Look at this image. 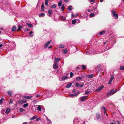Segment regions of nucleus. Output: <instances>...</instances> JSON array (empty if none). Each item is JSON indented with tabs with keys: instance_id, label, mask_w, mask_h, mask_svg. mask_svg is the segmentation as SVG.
Here are the masks:
<instances>
[{
	"instance_id": "f257e3e1",
	"label": "nucleus",
	"mask_w": 124,
	"mask_h": 124,
	"mask_svg": "<svg viewBox=\"0 0 124 124\" xmlns=\"http://www.w3.org/2000/svg\"><path fill=\"white\" fill-rule=\"evenodd\" d=\"M44 94L46 95L47 97H50L52 95V93L51 91H46L44 93Z\"/></svg>"
},
{
	"instance_id": "f03ea898",
	"label": "nucleus",
	"mask_w": 124,
	"mask_h": 124,
	"mask_svg": "<svg viewBox=\"0 0 124 124\" xmlns=\"http://www.w3.org/2000/svg\"><path fill=\"white\" fill-rule=\"evenodd\" d=\"M112 14H113V17L115 18H118V14H116V12L114 10H112Z\"/></svg>"
},
{
	"instance_id": "7ed1b4c3",
	"label": "nucleus",
	"mask_w": 124,
	"mask_h": 124,
	"mask_svg": "<svg viewBox=\"0 0 124 124\" xmlns=\"http://www.w3.org/2000/svg\"><path fill=\"white\" fill-rule=\"evenodd\" d=\"M69 73H68L66 74L65 76H64L62 77V80L63 81L65 79H67L68 78V76Z\"/></svg>"
},
{
	"instance_id": "20e7f679",
	"label": "nucleus",
	"mask_w": 124,
	"mask_h": 124,
	"mask_svg": "<svg viewBox=\"0 0 124 124\" xmlns=\"http://www.w3.org/2000/svg\"><path fill=\"white\" fill-rule=\"evenodd\" d=\"M117 91V90L114 88L112 89L110 91V92L112 93V95H113Z\"/></svg>"
},
{
	"instance_id": "39448f33",
	"label": "nucleus",
	"mask_w": 124,
	"mask_h": 124,
	"mask_svg": "<svg viewBox=\"0 0 124 124\" xmlns=\"http://www.w3.org/2000/svg\"><path fill=\"white\" fill-rule=\"evenodd\" d=\"M114 78V76L113 75H112L111 76V77L109 81L108 84H111L112 83V82Z\"/></svg>"
},
{
	"instance_id": "423d86ee",
	"label": "nucleus",
	"mask_w": 124,
	"mask_h": 124,
	"mask_svg": "<svg viewBox=\"0 0 124 124\" xmlns=\"http://www.w3.org/2000/svg\"><path fill=\"white\" fill-rule=\"evenodd\" d=\"M93 9L94 10V11H93V12L95 14H97L98 13V11L97 9V7H93Z\"/></svg>"
},
{
	"instance_id": "0eeeda50",
	"label": "nucleus",
	"mask_w": 124,
	"mask_h": 124,
	"mask_svg": "<svg viewBox=\"0 0 124 124\" xmlns=\"http://www.w3.org/2000/svg\"><path fill=\"white\" fill-rule=\"evenodd\" d=\"M51 41H49L46 42L44 46L45 48H46L48 45L50 44Z\"/></svg>"
},
{
	"instance_id": "6e6552de",
	"label": "nucleus",
	"mask_w": 124,
	"mask_h": 124,
	"mask_svg": "<svg viewBox=\"0 0 124 124\" xmlns=\"http://www.w3.org/2000/svg\"><path fill=\"white\" fill-rule=\"evenodd\" d=\"M58 63L54 62L53 64V68L54 69H56L58 67Z\"/></svg>"
},
{
	"instance_id": "1a4fd4ad",
	"label": "nucleus",
	"mask_w": 124,
	"mask_h": 124,
	"mask_svg": "<svg viewBox=\"0 0 124 124\" xmlns=\"http://www.w3.org/2000/svg\"><path fill=\"white\" fill-rule=\"evenodd\" d=\"M26 101H24L23 100H19L18 101V103L19 104H22L23 103H25Z\"/></svg>"
},
{
	"instance_id": "9d476101",
	"label": "nucleus",
	"mask_w": 124,
	"mask_h": 124,
	"mask_svg": "<svg viewBox=\"0 0 124 124\" xmlns=\"http://www.w3.org/2000/svg\"><path fill=\"white\" fill-rule=\"evenodd\" d=\"M87 96H83L81 97V100L82 101H83L86 100L87 99Z\"/></svg>"
},
{
	"instance_id": "9b49d317",
	"label": "nucleus",
	"mask_w": 124,
	"mask_h": 124,
	"mask_svg": "<svg viewBox=\"0 0 124 124\" xmlns=\"http://www.w3.org/2000/svg\"><path fill=\"white\" fill-rule=\"evenodd\" d=\"M103 87L104 86H103L99 87L97 89H96V91H100L103 89Z\"/></svg>"
},
{
	"instance_id": "f8f14e48",
	"label": "nucleus",
	"mask_w": 124,
	"mask_h": 124,
	"mask_svg": "<svg viewBox=\"0 0 124 124\" xmlns=\"http://www.w3.org/2000/svg\"><path fill=\"white\" fill-rule=\"evenodd\" d=\"M41 9L42 11H44V3H43L41 5Z\"/></svg>"
},
{
	"instance_id": "ddd939ff",
	"label": "nucleus",
	"mask_w": 124,
	"mask_h": 124,
	"mask_svg": "<svg viewBox=\"0 0 124 124\" xmlns=\"http://www.w3.org/2000/svg\"><path fill=\"white\" fill-rule=\"evenodd\" d=\"M18 28L17 29L16 31H20L21 29L22 28V26L18 25Z\"/></svg>"
},
{
	"instance_id": "4468645a",
	"label": "nucleus",
	"mask_w": 124,
	"mask_h": 124,
	"mask_svg": "<svg viewBox=\"0 0 124 124\" xmlns=\"http://www.w3.org/2000/svg\"><path fill=\"white\" fill-rule=\"evenodd\" d=\"M93 76V74H90V75H87L86 76V77L88 78H92Z\"/></svg>"
},
{
	"instance_id": "2eb2a0df",
	"label": "nucleus",
	"mask_w": 124,
	"mask_h": 124,
	"mask_svg": "<svg viewBox=\"0 0 124 124\" xmlns=\"http://www.w3.org/2000/svg\"><path fill=\"white\" fill-rule=\"evenodd\" d=\"M49 16H50L52 13V11L51 9L49 10L48 11Z\"/></svg>"
},
{
	"instance_id": "dca6fc26",
	"label": "nucleus",
	"mask_w": 124,
	"mask_h": 124,
	"mask_svg": "<svg viewBox=\"0 0 124 124\" xmlns=\"http://www.w3.org/2000/svg\"><path fill=\"white\" fill-rule=\"evenodd\" d=\"M83 78L79 77H78L76 78V80L77 81H79L80 80H81L83 79Z\"/></svg>"
},
{
	"instance_id": "f3484780",
	"label": "nucleus",
	"mask_w": 124,
	"mask_h": 124,
	"mask_svg": "<svg viewBox=\"0 0 124 124\" xmlns=\"http://www.w3.org/2000/svg\"><path fill=\"white\" fill-rule=\"evenodd\" d=\"M63 52L65 54H66L68 52V50L67 48H66L65 49L63 50Z\"/></svg>"
},
{
	"instance_id": "a211bd4d",
	"label": "nucleus",
	"mask_w": 124,
	"mask_h": 124,
	"mask_svg": "<svg viewBox=\"0 0 124 124\" xmlns=\"http://www.w3.org/2000/svg\"><path fill=\"white\" fill-rule=\"evenodd\" d=\"M72 84V83H71L68 84L67 85L66 87L67 88H70Z\"/></svg>"
},
{
	"instance_id": "6ab92c4d",
	"label": "nucleus",
	"mask_w": 124,
	"mask_h": 124,
	"mask_svg": "<svg viewBox=\"0 0 124 124\" xmlns=\"http://www.w3.org/2000/svg\"><path fill=\"white\" fill-rule=\"evenodd\" d=\"M64 46L63 44H61L59 46V47L61 48H64Z\"/></svg>"
},
{
	"instance_id": "aec40b11",
	"label": "nucleus",
	"mask_w": 124,
	"mask_h": 124,
	"mask_svg": "<svg viewBox=\"0 0 124 124\" xmlns=\"http://www.w3.org/2000/svg\"><path fill=\"white\" fill-rule=\"evenodd\" d=\"M49 2V1L48 0H45V4L47 6H48V3Z\"/></svg>"
},
{
	"instance_id": "412c9836",
	"label": "nucleus",
	"mask_w": 124,
	"mask_h": 124,
	"mask_svg": "<svg viewBox=\"0 0 124 124\" xmlns=\"http://www.w3.org/2000/svg\"><path fill=\"white\" fill-rule=\"evenodd\" d=\"M45 15V14L44 13H41V14H39V16L40 17H41L43 16H44Z\"/></svg>"
},
{
	"instance_id": "4be33fe9",
	"label": "nucleus",
	"mask_w": 124,
	"mask_h": 124,
	"mask_svg": "<svg viewBox=\"0 0 124 124\" xmlns=\"http://www.w3.org/2000/svg\"><path fill=\"white\" fill-rule=\"evenodd\" d=\"M10 109L9 108H8L7 109L5 113H8L10 112Z\"/></svg>"
},
{
	"instance_id": "5701e85b",
	"label": "nucleus",
	"mask_w": 124,
	"mask_h": 124,
	"mask_svg": "<svg viewBox=\"0 0 124 124\" xmlns=\"http://www.w3.org/2000/svg\"><path fill=\"white\" fill-rule=\"evenodd\" d=\"M27 25L29 27H33V25L31 24L27 23H26Z\"/></svg>"
},
{
	"instance_id": "b1692460",
	"label": "nucleus",
	"mask_w": 124,
	"mask_h": 124,
	"mask_svg": "<svg viewBox=\"0 0 124 124\" xmlns=\"http://www.w3.org/2000/svg\"><path fill=\"white\" fill-rule=\"evenodd\" d=\"M8 95L10 96H11L12 95V91H8Z\"/></svg>"
},
{
	"instance_id": "393cba45",
	"label": "nucleus",
	"mask_w": 124,
	"mask_h": 124,
	"mask_svg": "<svg viewBox=\"0 0 124 124\" xmlns=\"http://www.w3.org/2000/svg\"><path fill=\"white\" fill-rule=\"evenodd\" d=\"M32 97V96H31L30 97L29 96H25L24 97V98L26 99H31V98Z\"/></svg>"
},
{
	"instance_id": "a878e982",
	"label": "nucleus",
	"mask_w": 124,
	"mask_h": 124,
	"mask_svg": "<svg viewBox=\"0 0 124 124\" xmlns=\"http://www.w3.org/2000/svg\"><path fill=\"white\" fill-rule=\"evenodd\" d=\"M16 27L15 26H14L11 29V31H14L16 29Z\"/></svg>"
},
{
	"instance_id": "bb28decb",
	"label": "nucleus",
	"mask_w": 124,
	"mask_h": 124,
	"mask_svg": "<svg viewBox=\"0 0 124 124\" xmlns=\"http://www.w3.org/2000/svg\"><path fill=\"white\" fill-rule=\"evenodd\" d=\"M60 59V58H55V61L57 62H58L59 61Z\"/></svg>"
},
{
	"instance_id": "cd10ccee",
	"label": "nucleus",
	"mask_w": 124,
	"mask_h": 124,
	"mask_svg": "<svg viewBox=\"0 0 124 124\" xmlns=\"http://www.w3.org/2000/svg\"><path fill=\"white\" fill-rule=\"evenodd\" d=\"M62 4V2L61 0H60L59 1V2L58 3V6L59 7L61 6Z\"/></svg>"
},
{
	"instance_id": "c85d7f7f",
	"label": "nucleus",
	"mask_w": 124,
	"mask_h": 124,
	"mask_svg": "<svg viewBox=\"0 0 124 124\" xmlns=\"http://www.w3.org/2000/svg\"><path fill=\"white\" fill-rule=\"evenodd\" d=\"M78 95V94L77 93H75V94H72L71 95V96H76Z\"/></svg>"
},
{
	"instance_id": "c756f323",
	"label": "nucleus",
	"mask_w": 124,
	"mask_h": 124,
	"mask_svg": "<svg viewBox=\"0 0 124 124\" xmlns=\"http://www.w3.org/2000/svg\"><path fill=\"white\" fill-rule=\"evenodd\" d=\"M76 22V20H73L72 21V23L73 24H74Z\"/></svg>"
},
{
	"instance_id": "7c9ffc66",
	"label": "nucleus",
	"mask_w": 124,
	"mask_h": 124,
	"mask_svg": "<svg viewBox=\"0 0 124 124\" xmlns=\"http://www.w3.org/2000/svg\"><path fill=\"white\" fill-rule=\"evenodd\" d=\"M94 16V14L93 13H92L89 15L90 17H91Z\"/></svg>"
},
{
	"instance_id": "2f4dec72",
	"label": "nucleus",
	"mask_w": 124,
	"mask_h": 124,
	"mask_svg": "<svg viewBox=\"0 0 124 124\" xmlns=\"http://www.w3.org/2000/svg\"><path fill=\"white\" fill-rule=\"evenodd\" d=\"M37 110L39 111H40L41 110V108L40 106H38L37 108Z\"/></svg>"
},
{
	"instance_id": "473e14b6",
	"label": "nucleus",
	"mask_w": 124,
	"mask_h": 124,
	"mask_svg": "<svg viewBox=\"0 0 124 124\" xmlns=\"http://www.w3.org/2000/svg\"><path fill=\"white\" fill-rule=\"evenodd\" d=\"M57 6L56 4H54L51 7V8H55L56 6Z\"/></svg>"
},
{
	"instance_id": "72a5a7b5",
	"label": "nucleus",
	"mask_w": 124,
	"mask_h": 124,
	"mask_svg": "<svg viewBox=\"0 0 124 124\" xmlns=\"http://www.w3.org/2000/svg\"><path fill=\"white\" fill-rule=\"evenodd\" d=\"M81 66L82 67V69L83 70H85L86 68V66L85 65H82Z\"/></svg>"
},
{
	"instance_id": "f704fd0d",
	"label": "nucleus",
	"mask_w": 124,
	"mask_h": 124,
	"mask_svg": "<svg viewBox=\"0 0 124 124\" xmlns=\"http://www.w3.org/2000/svg\"><path fill=\"white\" fill-rule=\"evenodd\" d=\"M72 7L71 6H70L68 7L67 8V9L68 10L71 11V10Z\"/></svg>"
},
{
	"instance_id": "c9c22d12",
	"label": "nucleus",
	"mask_w": 124,
	"mask_h": 124,
	"mask_svg": "<svg viewBox=\"0 0 124 124\" xmlns=\"http://www.w3.org/2000/svg\"><path fill=\"white\" fill-rule=\"evenodd\" d=\"M110 95H112V93H111V92L110 91L108 92L106 94V95L107 96H108Z\"/></svg>"
},
{
	"instance_id": "e433bc0d",
	"label": "nucleus",
	"mask_w": 124,
	"mask_h": 124,
	"mask_svg": "<svg viewBox=\"0 0 124 124\" xmlns=\"http://www.w3.org/2000/svg\"><path fill=\"white\" fill-rule=\"evenodd\" d=\"M36 118V116H34L30 118V120H32L35 119Z\"/></svg>"
},
{
	"instance_id": "4c0bfd02",
	"label": "nucleus",
	"mask_w": 124,
	"mask_h": 124,
	"mask_svg": "<svg viewBox=\"0 0 124 124\" xmlns=\"http://www.w3.org/2000/svg\"><path fill=\"white\" fill-rule=\"evenodd\" d=\"M61 9L62 11H63L64 10V4H63L62 5L61 7Z\"/></svg>"
},
{
	"instance_id": "58836bf2",
	"label": "nucleus",
	"mask_w": 124,
	"mask_h": 124,
	"mask_svg": "<svg viewBox=\"0 0 124 124\" xmlns=\"http://www.w3.org/2000/svg\"><path fill=\"white\" fill-rule=\"evenodd\" d=\"M28 104L27 103H26V104H24L23 105V106L24 108H26L28 106Z\"/></svg>"
},
{
	"instance_id": "ea45409f",
	"label": "nucleus",
	"mask_w": 124,
	"mask_h": 124,
	"mask_svg": "<svg viewBox=\"0 0 124 124\" xmlns=\"http://www.w3.org/2000/svg\"><path fill=\"white\" fill-rule=\"evenodd\" d=\"M73 73L72 72H70V78H71L73 76Z\"/></svg>"
},
{
	"instance_id": "a19ab883",
	"label": "nucleus",
	"mask_w": 124,
	"mask_h": 124,
	"mask_svg": "<svg viewBox=\"0 0 124 124\" xmlns=\"http://www.w3.org/2000/svg\"><path fill=\"white\" fill-rule=\"evenodd\" d=\"M105 32L104 31H101L100 32V35H102L103 33H105Z\"/></svg>"
},
{
	"instance_id": "79ce46f5",
	"label": "nucleus",
	"mask_w": 124,
	"mask_h": 124,
	"mask_svg": "<svg viewBox=\"0 0 124 124\" xmlns=\"http://www.w3.org/2000/svg\"><path fill=\"white\" fill-rule=\"evenodd\" d=\"M4 99L3 98H1V99L0 100V104H1L2 102L3 101H4Z\"/></svg>"
},
{
	"instance_id": "37998d69",
	"label": "nucleus",
	"mask_w": 124,
	"mask_h": 124,
	"mask_svg": "<svg viewBox=\"0 0 124 124\" xmlns=\"http://www.w3.org/2000/svg\"><path fill=\"white\" fill-rule=\"evenodd\" d=\"M120 69L121 70H124V67L121 66L120 67Z\"/></svg>"
},
{
	"instance_id": "c03bdc74",
	"label": "nucleus",
	"mask_w": 124,
	"mask_h": 124,
	"mask_svg": "<svg viewBox=\"0 0 124 124\" xmlns=\"http://www.w3.org/2000/svg\"><path fill=\"white\" fill-rule=\"evenodd\" d=\"M96 117L97 118V119H99L100 117V116L99 115H96Z\"/></svg>"
},
{
	"instance_id": "a18cd8bd",
	"label": "nucleus",
	"mask_w": 124,
	"mask_h": 124,
	"mask_svg": "<svg viewBox=\"0 0 124 124\" xmlns=\"http://www.w3.org/2000/svg\"><path fill=\"white\" fill-rule=\"evenodd\" d=\"M76 85L77 87H78L79 85L78 83H76Z\"/></svg>"
},
{
	"instance_id": "49530a36",
	"label": "nucleus",
	"mask_w": 124,
	"mask_h": 124,
	"mask_svg": "<svg viewBox=\"0 0 124 124\" xmlns=\"http://www.w3.org/2000/svg\"><path fill=\"white\" fill-rule=\"evenodd\" d=\"M89 92L88 91H86L85 93V94H89Z\"/></svg>"
},
{
	"instance_id": "de8ad7c7",
	"label": "nucleus",
	"mask_w": 124,
	"mask_h": 124,
	"mask_svg": "<svg viewBox=\"0 0 124 124\" xmlns=\"http://www.w3.org/2000/svg\"><path fill=\"white\" fill-rule=\"evenodd\" d=\"M21 112H23L24 111V110L22 108H20L19 110Z\"/></svg>"
},
{
	"instance_id": "09e8293b",
	"label": "nucleus",
	"mask_w": 124,
	"mask_h": 124,
	"mask_svg": "<svg viewBox=\"0 0 124 124\" xmlns=\"http://www.w3.org/2000/svg\"><path fill=\"white\" fill-rule=\"evenodd\" d=\"M81 65H79L78 66V67H77L76 68V69L77 70H78L81 67Z\"/></svg>"
},
{
	"instance_id": "8fccbe9b",
	"label": "nucleus",
	"mask_w": 124,
	"mask_h": 124,
	"mask_svg": "<svg viewBox=\"0 0 124 124\" xmlns=\"http://www.w3.org/2000/svg\"><path fill=\"white\" fill-rule=\"evenodd\" d=\"M61 19L63 20H65V18L64 17L62 16L61 17Z\"/></svg>"
},
{
	"instance_id": "3c124183",
	"label": "nucleus",
	"mask_w": 124,
	"mask_h": 124,
	"mask_svg": "<svg viewBox=\"0 0 124 124\" xmlns=\"http://www.w3.org/2000/svg\"><path fill=\"white\" fill-rule=\"evenodd\" d=\"M12 103H13V102H12V100L11 99L10 100V101L9 102V104H11Z\"/></svg>"
},
{
	"instance_id": "603ef678",
	"label": "nucleus",
	"mask_w": 124,
	"mask_h": 124,
	"mask_svg": "<svg viewBox=\"0 0 124 124\" xmlns=\"http://www.w3.org/2000/svg\"><path fill=\"white\" fill-rule=\"evenodd\" d=\"M64 2L67 3L69 1V0H63Z\"/></svg>"
},
{
	"instance_id": "864d4df0",
	"label": "nucleus",
	"mask_w": 124,
	"mask_h": 124,
	"mask_svg": "<svg viewBox=\"0 0 124 124\" xmlns=\"http://www.w3.org/2000/svg\"><path fill=\"white\" fill-rule=\"evenodd\" d=\"M101 109H104V110L105 109V107H102L101 108Z\"/></svg>"
},
{
	"instance_id": "5fc2aeb1",
	"label": "nucleus",
	"mask_w": 124,
	"mask_h": 124,
	"mask_svg": "<svg viewBox=\"0 0 124 124\" xmlns=\"http://www.w3.org/2000/svg\"><path fill=\"white\" fill-rule=\"evenodd\" d=\"M83 86V84L82 85H79V86L78 87H81Z\"/></svg>"
},
{
	"instance_id": "6e6d98bb",
	"label": "nucleus",
	"mask_w": 124,
	"mask_h": 124,
	"mask_svg": "<svg viewBox=\"0 0 124 124\" xmlns=\"http://www.w3.org/2000/svg\"><path fill=\"white\" fill-rule=\"evenodd\" d=\"M93 10H94L93 9V8H91V9H90L91 11H93Z\"/></svg>"
},
{
	"instance_id": "4d7b16f0",
	"label": "nucleus",
	"mask_w": 124,
	"mask_h": 124,
	"mask_svg": "<svg viewBox=\"0 0 124 124\" xmlns=\"http://www.w3.org/2000/svg\"><path fill=\"white\" fill-rule=\"evenodd\" d=\"M46 119L47 121H50V119H49L47 117H46Z\"/></svg>"
},
{
	"instance_id": "13d9d810",
	"label": "nucleus",
	"mask_w": 124,
	"mask_h": 124,
	"mask_svg": "<svg viewBox=\"0 0 124 124\" xmlns=\"http://www.w3.org/2000/svg\"><path fill=\"white\" fill-rule=\"evenodd\" d=\"M48 48L49 49L52 48V46H50L48 47Z\"/></svg>"
},
{
	"instance_id": "bf43d9fd",
	"label": "nucleus",
	"mask_w": 124,
	"mask_h": 124,
	"mask_svg": "<svg viewBox=\"0 0 124 124\" xmlns=\"http://www.w3.org/2000/svg\"><path fill=\"white\" fill-rule=\"evenodd\" d=\"M76 16H75V15H74V14H72V17H75Z\"/></svg>"
},
{
	"instance_id": "052dcab7",
	"label": "nucleus",
	"mask_w": 124,
	"mask_h": 124,
	"mask_svg": "<svg viewBox=\"0 0 124 124\" xmlns=\"http://www.w3.org/2000/svg\"><path fill=\"white\" fill-rule=\"evenodd\" d=\"M76 91V90L75 89H74L73 90L72 92L73 93H75Z\"/></svg>"
},
{
	"instance_id": "680f3d73",
	"label": "nucleus",
	"mask_w": 124,
	"mask_h": 124,
	"mask_svg": "<svg viewBox=\"0 0 124 124\" xmlns=\"http://www.w3.org/2000/svg\"><path fill=\"white\" fill-rule=\"evenodd\" d=\"M25 30L26 31H28L29 30V29H28V28H25Z\"/></svg>"
},
{
	"instance_id": "e2e57ef3",
	"label": "nucleus",
	"mask_w": 124,
	"mask_h": 124,
	"mask_svg": "<svg viewBox=\"0 0 124 124\" xmlns=\"http://www.w3.org/2000/svg\"><path fill=\"white\" fill-rule=\"evenodd\" d=\"M90 1L92 2H94L95 1V0H90Z\"/></svg>"
},
{
	"instance_id": "0e129e2a",
	"label": "nucleus",
	"mask_w": 124,
	"mask_h": 124,
	"mask_svg": "<svg viewBox=\"0 0 124 124\" xmlns=\"http://www.w3.org/2000/svg\"><path fill=\"white\" fill-rule=\"evenodd\" d=\"M33 36V35H32V34H30V35H29V36L30 37H32V36Z\"/></svg>"
},
{
	"instance_id": "69168bd1",
	"label": "nucleus",
	"mask_w": 124,
	"mask_h": 124,
	"mask_svg": "<svg viewBox=\"0 0 124 124\" xmlns=\"http://www.w3.org/2000/svg\"><path fill=\"white\" fill-rule=\"evenodd\" d=\"M3 46V45L2 44H0V47H1L2 46Z\"/></svg>"
},
{
	"instance_id": "338daca9",
	"label": "nucleus",
	"mask_w": 124,
	"mask_h": 124,
	"mask_svg": "<svg viewBox=\"0 0 124 124\" xmlns=\"http://www.w3.org/2000/svg\"><path fill=\"white\" fill-rule=\"evenodd\" d=\"M32 33H33V32L32 31H31L29 33V34H32Z\"/></svg>"
},
{
	"instance_id": "774afa93",
	"label": "nucleus",
	"mask_w": 124,
	"mask_h": 124,
	"mask_svg": "<svg viewBox=\"0 0 124 124\" xmlns=\"http://www.w3.org/2000/svg\"><path fill=\"white\" fill-rule=\"evenodd\" d=\"M117 122L118 124H120L119 122L118 121H117Z\"/></svg>"
}]
</instances>
